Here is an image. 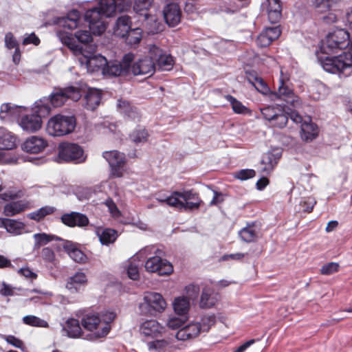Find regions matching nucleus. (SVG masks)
<instances>
[{
    "mask_svg": "<svg viewBox=\"0 0 352 352\" xmlns=\"http://www.w3.org/2000/svg\"><path fill=\"white\" fill-rule=\"evenodd\" d=\"M128 9L129 5L127 3L121 6V3L116 0H100L97 7L86 11L85 20L89 23V28L94 35L100 36L107 29L104 18L111 17L117 12H122Z\"/></svg>",
    "mask_w": 352,
    "mask_h": 352,
    "instance_id": "obj_1",
    "label": "nucleus"
},
{
    "mask_svg": "<svg viewBox=\"0 0 352 352\" xmlns=\"http://www.w3.org/2000/svg\"><path fill=\"white\" fill-rule=\"evenodd\" d=\"M263 118L268 122V124L277 129L285 128L290 118L294 122L299 124L302 117L296 111H287L285 106L279 104L269 105L261 109Z\"/></svg>",
    "mask_w": 352,
    "mask_h": 352,
    "instance_id": "obj_2",
    "label": "nucleus"
},
{
    "mask_svg": "<svg viewBox=\"0 0 352 352\" xmlns=\"http://www.w3.org/2000/svg\"><path fill=\"white\" fill-rule=\"evenodd\" d=\"M116 315L109 312L101 318L98 314H86L81 320L82 326L85 329L94 332L95 339L106 337L109 333L111 327V322L114 320Z\"/></svg>",
    "mask_w": 352,
    "mask_h": 352,
    "instance_id": "obj_3",
    "label": "nucleus"
},
{
    "mask_svg": "<svg viewBox=\"0 0 352 352\" xmlns=\"http://www.w3.org/2000/svg\"><path fill=\"white\" fill-rule=\"evenodd\" d=\"M270 99L272 101L283 100L297 109L302 107V104L301 99L294 92L289 78L282 71H280L278 90L270 92Z\"/></svg>",
    "mask_w": 352,
    "mask_h": 352,
    "instance_id": "obj_4",
    "label": "nucleus"
},
{
    "mask_svg": "<svg viewBox=\"0 0 352 352\" xmlns=\"http://www.w3.org/2000/svg\"><path fill=\"white\" fill-rule=\"evenodd\" d=\"M76 126L74 116L56 114L47 122L46 131L52 136L60 137L72 133Z\"/></svg>",
    "mask_w": 352,
    "mask_h": 352,
    "instance_id": "obj_5",
    "label": "nucleus"
},
{
    "mask_svg": "<svg viewBox=\"0 0 352 352\" xmlns=\"http://www.w3.org/2000/svg\"><path fill=\"white\" fill-rule=\"evenodd\" d=\"M81 96V89L78 87H55L49 98L45 100L50 102L53 107H60L69 100L77 102Z\"/></svg>",
    "mask_w": 352,
    "mask_h": 352,
    "instance_id": "obj_6",
    "label": "nucleus"
},
{
    "mask_svg": "<svg viewBox=\"0 0 352 352\" xmlns=\"http://www.w3.org/2000/svg\"><path fill=\"white\" fill-rule=\"evenodd\" d=\"M101 58L105 63L102 69L104 74L111 76H125L130 73L131 65L133 60V54L129 53L125 54L121 61L113 60L107 62V59L102 56Z\"/></svg>",
    "mask_w": 352,
    "mask_h": 352,
    "instance_id": "obj_7",
    "label": "nucleus"
},
{
    "mask_svg": "<svg viewBox=\"0 0 352 352\" xmlns=\"http://www.w3.org/2000/svg\"><path fill=\"white\" fill-rule=\"evenodd\" d=\"M58 157L63 162L74 164L84 162L86 159L82 148L77 144L69 142H63L59 144Z\"/></svg>",
    "mask_w": 352,
    "mask_h": 352,
    "instance_id": "obj_8",
    "label": "nucleus"
},
{
    "mask_svg": "<svg viewBox=\"0 0 352 352\" xmlns=\"http://www.w3.org/2000/svg\"><path fill=\"white\" fill-rule=\"evenodd\" d=\"M102 156L108 162L113 177H121L124 172L125 156L118 151H104Z\"/></svg>",
    "mask_w": 352,
    "mask_h": 352,
    "instance_id": "obj_9",
    "label": "nucleus"
},
{
    "mask_svg": "<svg viewBox=\"0 0 352 352\" xmlns=\"http://www.w3.org/2000/svg\"><path fill=\"white\" fill-rule=\"evenodd\" d=\"M144 266L146 271L157 273L160 276L170 275L173 272L172 264L157 256L148 258Z\"/></svg>",
    "mask_w": 352,
    "mask_h": 352,
    "instance_id": "obj_10",
    "label": "nucleus"
},
{
    "mask_svg": "<svg viewBox=\"0 0 352 352\" xmlns=\"http://www.w3.org/2000/svg\"><path fill=\"white\" fill-rule=\"evenodd\" d=\"M149 54L153 56L156 69L161 71H169L174 65V59L171 55L163 53V50L156 45H152L149 48Z\"/></svg>",
    "mask_w": 352,
    "mask_h": 352,
    "instance_id": "obj_11",
    "label": "nucleus"
},
{
    "mask_svg": "<svg viewBox=\"0 0 352 352\" xmlns=\"http://www.w3.org/2000/svg\"><path fill=\"white\" fill-rule=\"evenodd\" d=\"M155 63L153 56L148 53V56L140 59L132 65H131L130 71L134 76L152 75L156 69Z\"/></svg>",
    "mask_w": 352,
    "mask_h": 352,
    "instance_id": "obj_12",
    "label": "nucleus"
},
{
    "mask_svg": "<svg viewBox=\"0 0 352 352\" xmlns=\"http://www.w3.org/2000/svg\"><path fill=\"white\" fill-rule=\"evenodd\" d=\"M183 199L185 211L198 210L204 204L199 194L195 189L184 190L182 193H175Z\"/></svg>",
    "mask_w": 352,
    "mask_h": 352,
    "instance_id": "obj_13",
    "label": "nucleus"
},
{
    "mask_svg": "<svg viewBox=\"0 0 352 352\" xmlns=\"http://www.w3.org/2000/svg\"><path fill=\"white\" fill-rule=\"evenodd\" d=\"M60 219L63 224L69 228H83L89 223V218L85 214L75 211L64 213Z\"/></svg>",
    "mask_w": 352,
    "mask_h": 352,
    "instance_id": "obj_14",
    "label": "nucleus"
},
{
    "mask_svg": "<svg viewBox=\"0 0 352 352\" xmlns=\"http://www.w3.org/2000/svg\"><path fill=\"white\" fill-rule=\"evenodd\" d=\"M280 34V25L265 28L257 36L256 43L259 47H267L278 39Z\"/></svg>",
    "mask_w": 352,
    "mask_h": 352,
    "instance_id": "obj_15",
    "label": "nucleus"
},
{
    "mask_svg": "<svg viewBox=\"0 0 352 352\" xmlns=\"http://www.w3.org/2000/svg\"><path fill=\"white\" fill-rule=\"evenodd\" d=\"M164 18L170 27L177 26L181 21L182 10L176 3H168L163 10Z\"/></svg>",
    "mask_w": 352,
    "mask_h": 352,
    "instance_id": "obj_16",
    "label": "nucleus"
},
{
    "mask_svg": "<svg viewBox=\"0 0 352 352\" xmlns=\"http://www.w3.org/2000/svg\"><path fill=\"white\" fill-rule=\"evenodd\" d=\"M19 124L23 131L34 133L41 129L43 122L39 116L32 113L22 116Z\"/></svg>",
    "mask_w": 352,
    "mask_h": 352,
    "instance_id": "obj_17",
    "label": "nucleus"
},
{
    "mask_svg": "<svg viewBox=\"0 0 352 352\" xmlns=\"http://www.w3.org/2000/svg\"><path fill=\"white\" fill-rule=\"evenodd\" d=\"M140 330L145 337L157 338L162 335L164 327L155 320H148L141 324Z\"/></svg>",
    "mask_w": 352,
    "mask_h": 352,
    "instance_id": "obj_18",
    "label": "nucleus"
},
{
    "mask_svg": "<svg viewBox=\"0 0 352 352\" xmlns=\"http://www.w3.org/2000/svg\"><path fill=\"white\" fill-rule=\"evenodd\" d=\"M63 248L69 257L76 263H85L87 255L77 247V244L70 241H63Z\"/></svg>",
    "mask_w": 352,
    "mask_h": 352,
    "instance_id": "obj_19",
    "label": "nucleus"
},
{
    "mask_svg": "<svg viewBox=\"0 0 352 352\" xmlns=\"http://www.w3.org/2000/svg\"><path fill=\"white\" fill-rule=\"evenodd\" d=\"M60 40L62 43L69 48L76 55L82 54L87 58V63H90L93 59L91 56L85 54L83 47L77 43L76 36H73L72 34L63 33L60 34Z\"/></svg>",
    "mask_w": 352,
    "mask_h": 352,
    "instance_id": "obj_20",
    "label": "nucleus"
},
{
    "mask_svg": "<svg viewBox=\"0 0 352 352\" xmlns=\"http://www.w3.org/2000/svg\"><path fill=\"white\" fill-rule=\"evenodd\" d=\"M47 146V141L37 136L28 138L22 145L23 151L30 153H38Z\"/></svg>",
    "mask_w": 352,
    "mask_h": 352,
    "instance_id": "obj_21",
    "label": "nucleus"
},
{
    "mask_svg": "<svg viewBox=\"0 0 352 352\" xmlns=\"http://www.w3.org/2000/svg\"><path fill=\"white\" fill-rule=\"evenodd\" d=\"M118 110L123 116L128 118L131 120L139 121L140 119V114L137 107L132 105L130 102L120 99L118 100L117 104Z\"/></svg>",
    "mask_w": 352,
    "mask_h": 352,
    "instance_id": "obj_22",
    "label": "nucleus"
},
{
    "mask_svg": "<svg viewBox=\"0 0 352 352\" xmlns=\"http://www.w3.org/2000/svg\"><path fill=\"white\" fill-rule=\"evenodd\" d=\"M144 300L148 307L157 312H162L166 307L165 300L159 293L149 292L144 296Z\"/></svg>",
    "mask_w": 352,
    "mask_h": 352,
    "instance_id": "obj_23",
    "label": "nucleus"
},
{
    "mask_svg": "<svg viewBox=\"0 0 352 352\" xmlns=\"http://www.w3.org/2000/svg\"><path fill=\"white\" fill-rule=\"evenodd\" d=\"M21 106L12 105L11 103H3L0 107V118L2 120L18 119L21 116Z\"/></svg>",
    "mask_w": 352,
    "mask_h": 352,
    "instance_id": "obj_24",
    "label": "nucleus"
},
{
    "mask_svg": "<svg viewBox=\"0 0 352 352\" xmlns=\"http://www.w3.org/2000/svg\"><path fill=\"white\" fill-rule=\"evenodd\" d=\"M102 93L96 89H89L83 98V106L85 109L94 111L100 105Z\"/></svg>",
    "mask_w": 352,
    "mask_h": 352,
    "instance_id": "obj_25",
    "label": "nucleus"
},
{
    "mask_svg": "<svg viewBox=\"0 0 352 352\" xmlns=\"http://www.w3.org/2000/svg\"><path fill=\"white\" fill-rule=\"evenodd\" d=\"M300 123H302L300 137L303 141L309 142L318 137L319 129L316 124L313 123L311 120L303 122L302 121Z\"/></svg>",
    "mask_w": 352,
    "mask_h": 352,
    "instance_id": "obj_26",
    "label": "nucleus"
},
{
    "mask_svg": "<svg viewBox=\"0 0 352 352\" xmlns=\"http://www.w3.org/2000/svg\"><path fill=\"white\" fill-rule=\"evenodd\" d=\"M87 278L82 272H77L67 280L66 287L72 292H77L80 287L86 285Z\"/></svg>",
    "mask_w": 352,
    "mask_h": 352,
    "instance_id": "obj_27",
    "label": "nucleus"
},
{
    "mask_svg": "<svg viewBox=\"0 0 352 352\" xmlns=\"http://www.w3.org/2000/svg\"><path fill=\"white\" fill-rule=\"evenodd\" d=\"M268 19L271 23H277L281 18V3L280 0H267Z\"/></svg>",
    "mask_w": 352,
    "mask_h": 352,
    "instance_id": "obj_28",
    "label": "nucleus"
},
{
    "mask_svg": "<svg viewBox=\"0 0 352 352\" xmlns=\"http://www.w3.org/2000/svg\"><path fill=\"white\" fill-rule=\"evenodd\" d=\"M175 193H182V191L175 190L173 191L170 195L165 197H158L156 198L157 201L161 204H166L169 206L173 207L179 210H184V204L183 199L181 200L180 196Z\"/></svg>",
    "mask_w": 352,
    "mask_h": 352,
    "instance_id": "obj_29",
    "label": "nucleus"
},
{
    "mask_svg": "<svg viewBox=\"0 0 352 352\" xmlns=\"http://www.w3.org/2000/svg\"><path fill=\"white\" fill-rule=\"evenodd\" d=\"M131 21L130 16L122 15L118 17L114 28L115 34L122 38L125 37L126 32L131 29Z\"/></svg>",
    "mask_w": 352,
    "mask_h": 352,
    "instance_id": "obj_30",
    "label": "nucleus"
},
{
    "mask_svg": "<svg viewBox=\"0 0 352 352\" xmlns=\"http://www.w3.org/2000/svg\"><path fill=\"white\" fill-rule=\"evenodd\" d=\"M16 137L12 133L0 129V150H11L16 147Z\"/></svg>",
    "mask_w": 352,
    "mask_h": 352,
    "instance_id": "obj_31",
    "label": "nucleus"
},
{
    "mask_svg": "<svg viewBox=\"0 0 352 352\" xmlns=\"http://www.w3.org/2000/svg\"><path fill=\"white\" fill-rule=\"evenodd\" d=\"M80 18V12L77 10H72L68 12L66 17H63L60 23L68 30H74L78 27Z\"/></svg>",
    "mask_w": 352,
    "mask_h": 352,
    "instance_id": "obj_32",
    "label": "nucleus"
},
{
    "mask_svg": "<svg viewBox=\"0 0 352 352\" xmlns=\"http://www.w3.org/2000/svg\"><path fill=\"white\" fill-rule=\"evenodd\" d=\"M217 301V298L212 289L204 288L202 290L199 301V307L201 309H210L215 305Z\"/></svg>",
    "mask_w": 352,
    "mask_h": 352,
    "instance_id": "obj_33",
    "label": "nucleus"
},
{
    "mask_svg": "<svg viewBox=\"0 0 352 352\" xmlns=\"http://www.w3.org/2000/svg\"><path fill=\"white\" fill-rule=\"evenodd\" d=\"M28 208V203L19 200L12 201L4 206L3 212L6 216H14L24 211Z\"/></svg>",
    "mask_w": 352,
    "mask_h": 352,
    "instance_id": "obj_34",
    "label": "nucleus"
},
{
    "mask_svg": "<svg viewBox=\"0 0 352 352\" xmlns=\"http://www.w3.org/2000/svg\"><path fill=\"white\" fill-rule=\"evenodd\" d=\"M65 330L67 336L72 338H79L83 333L79 320L73 318L67 320Z\"/></svg>",
    "mask_w": 352,
    "mask_h": 352,
    "instance_id": "obj_35",
    "label": "nucleus"
},
{
    "mask_svg": "<svg viewBox=\"0 0 352 352\" xmlns=\"http://www.w3.org/2000/svg\"><path fill=\"white\" fill-rule=\"evenodd\" d=\"M97 234L100 242L105 245L114 243L118 237L117 231L112 228H104L101 231L98 230H97Z\"/></svg>",
    "mask_w": 352,
    "mask_h": 352,
    "instance_id": "obj_36",
    "label": "nucleus"
},
{
    "mask_svg": "<svg viewBox=\"0 0 352 352\" xmlns=\"http://www.w3.org/2000/svg\"><path fill=\"white\" fill-rule=\"evenodd\" d=\"M56 208L50 206H43L38 210L28 214L27 217L32 220L37 222L43 220L46 216L54 214L56 212Z\"/></svg>",
    "mask_w": 352,
    "mask_h": 352,
    "instance_id": "obj_37",
    "label": "nucleus"
},
{
    "mask_svg": "<svg viewBox=\"0 0 352 352\" xmlns=\"http://www.w3.org/2000/svg\"><path fill=\"white\" fill-rule=\"evenodd\" d=\"M261 173L269 174L278 163V159L272 153L265 154L261 160Z\"/></svg>",
    "mask_w": 352,
    "mask_h": 352,
    "instance_id": "obj_38",
    "label": "nucleus"
},
{
    "mask_svg": "<svg viewBox=\"0 0 352 352\" xmlns=\"http://www.w3.org/2000/svg\"><path fill=\"white\" fill-rule=\"evenodd\" d=\"M224 98L230 103L232 109L234 113L243 115L250 114V110L245 105H243L241 101L238 100L232 95H226Z\"/></svg>",
    "mask_w": 352,
    "mask_h": 352,
    "instance_id": "obj_39",
    "label": "nucleus"
},
{
    "mask_svg": "<svg viewBox=\"0 0 352 352\" xmlns=\"http://www.w3.org/2000/svg\"><path fill=\"white\" fill-rule=\"evenodd\" d=\"M153 3V0H135L133 10L135 13L148 19V11L152 6Z\"/></svg>",
    "mask_w": 352,
    "mask_h": 352,
    "instance_id": "obj_40",
    "label": "nucleus"
},
{
    "mask_svg": "<svg viewBox=\"0 0 352 352\" xmlns=\"http://www.w3.org/2000/svg\"><path fill=\"white\" fill-rule=\"evenodd\" d=\"M190 302L186 297L176 298L173 302V309L175 313L179 316L186 314L189 310Z\"/></svg>",
    "mask_w": 352,
    "mask_h": 352,
    "instance_id": "obj_41",
    "label": "nucleus"
},
{
    "mask_svg": "<svg viewBox=\"0 0 352 352\" xmlns=\"http://www.w3.org/2000/svg\"><path fill=\"white\" fill-rule=\"evenodd\" d=\"M142 265L140 260H138L136 257L132 258L129 261V264L126 267V272L129 278L132 280H137L140 278L139 269Z\"/></svg>",
    "mask_w": 352,
    "mask_h": 352,
    "instance_id": "obj_42",
    "label": "nucleus"
},
{
    "mask_svg": "<svg viewBox=\"0 0 352 352\" xmlns=\"http://www.w3.org/2000/svg\"><path fill=\"white\" fill-rule=\"evenodd\" d=\"M242 241L246 243H253L258 239V233L253 226H248L242 228L239 232Z\"/></svg>",
    "mask_w": 352,
    "mask_h": 352,
    "instance_id": "obj_43",
    "label": "nucleus"
},
{
    "mask_svg": "<svg viewBox=\"0 0 352 352\" xmlns=\"http://www.w3.org/2000/svg\"><path fill=\"white\" fill-rule=\"evenodd\" d=\"M339 1L340 0H314L313 6L316 12L324 13L331 10Z\"/></svg>",
    "mask_w": 352,
    "mask_h": 352,
    "instance_id": "obj_44",
    "label": "nucleus"
},
{
    "mask_svg": "<svg viewBox=\"0 0 352 352\" xmlns=\"http://www.w3.org/2000/svg\"><path fill=\"white\" fill-rule=\"evenodd\" d=\"M34 238L35 239V243L34 248L35 250L40 248L42 245H46L50 241L53 240H60V241H64L61 239L60 238L54 235L47 234L46 233H38L34 234Z\"/></svg>",
    "mask_w": 352,
    "mask_h": 352,
    "instance_id": "obj_45",
    "label": "nucleus"
},
{
    "mask_svg": "<svg viewBox=\"0 0 352 352\" xmlns=\"http://www.w3.org/2000/svg\"><path fill=\"white\" fill-rule=\"evenodd\" d=\"M149 134L146 129H135L129 135L130 140L135 144L147 142Z\"/></svg>",
    "mask_w": 352,
    "mask_h": 352,
    "instance_id": "obj_46",
    "label": "nucleus"
},
{
    "mask_svg": "<svg viewBox=\"0 0 352 352\" xmlns=\"http://www.w3.org/2000/svg\"><path fill=\"white\" fill-rule=\"evenodd\" d=\"M126 43L130 45L138 44L142 39V30L140 28L130 29L125 36Z\"/></svg>",
    "mask_w": 352,
    "mask_h": 352,
    "instance_id": "obj_47",
    "label": "nucleus"
},
{
    "mask_svg": "<svg viewBox=\"0 0 352 352\" xmlns=\"http://www.w3.org/2000/svg\"><path fill=\"white\" fill-rule=\"evenodd\" d=\"M24 324L36 327H48L49 324L47 321L33 315H28L23 318Z\"/></svg>",
    "mask_w": 352,
    "mask_h": 352,
    "instance_id": "obj_48",
    "label": "nucleus"
},
{
    "mask_svg": "<svg viewBox=\"0 0 352 352\" xmlns=\"http://www.w3.org/2000/svg\"><path fill=\"white\" fill-rule=\"evenodd\" d=\"M7 226V232L14 235L22 234L25 228V224L24 223L11 219H10Z\"/></svg>",
    "mask_w": 352,
    "mask_h": 352,
    "instance_id": "obj_49",
    "label": "nucleus"
},
{
    "mask_svg": "<svg viewBox=\"0 0 352 352\" xmlns=\"http://www.w3.org/2000/svg\"><path fill=\"white\" fill-rule=\"evenodd\" d=\"M197 323L201 326L200 329L202 332H208L216 323V316L214 314L204 316Z\"/></svg>",
    "mask_w": 352,
    "mask_h": 352,
    "instance_id": "obj_50",
    "label": "nucleus"
},
{
    "mask_svg": "<svg viewBox=\"0 0 352 352\" xmlns=\"http://www.w3.org/2000/svg\"><path fill=\"white\" fill-rule=\"evenodd\" d=\"M45 101L41 100V104H38L36 106L35 109L34 110V114L36 116H39L40 118L42 120V118H44L48 116L51 112V107L48 104V102L45 103Z\"/></svg>",
    "mask_w": 352,
    "mask_h": 352,
    "instance_id": "obj_51",
    "label": "nucleus"
},
{
    "mask_svg": "<svg viewBox=\"0 0 352 352\" xmlns=\"http://www.w3.org/2000/svg\"><path fill=\"white\" fill-rule=\"evenodd\" d=\"M169 345V343L166 340H156L155 341L148 342V347L150 351H155L157 352H163L166 348Z\"/></svg>",
    "mask_w": 352,
    "mask_h": 352,
    "instance_id": "obj_52",
    "label": "nucleus"
},
{
    "mask_svg": "<svg viewBox=\"0 0 352 352\" xmlns=\"http://www.w3.org/2000/svg\"><path fill=\"white\" fill-rule=\"evenodd\" d=\"M92 32L90 29L89 30H78L76 32L75 36L76 40L82 44H88L91 43L93 40L92 35L91 34ZM94 34L93 32H91Z\"/></svg>",
    "mask_w": 352,
    "mask_h": 352,
    "instance_id": "obj_53",
    "label": "nucleus"
},
{
    "mask_svg": "<svg viewBox=\"0 0 352 352\" xmlns=\"http://www.w3.org/2000/svg\"><path fill=\"white\" fill-rule=\"evenodd\" d=\"M254 88L261 94L270 96V90L265 81L260 76L259 78L252 85Z\"/></svg>",
    "mask_w": 352,
    "mask_h": 352,
    "instance_id": "obj_54",
    "label": "nucleus"
},
{
    "mask_svg": "<svg viewBox=\"0 0 352 352\" xmlns=\"http://www.w3.org/2000/svg\"><path fill=\"white\" fill-rule=\"evenodd\" d=\"M316 204V201L314 198L311 197H304L300 201V206L302 207V210L307 213H310L313 211Z\"/></svg>",
    "mask_w": 352,
    "mask_h": 352,
    "instance_id": "obj_55",
    "label": "nucleus"
},
{
    "mask_svg": "<svg viewBox=\"0 0 352 352\" xmlns=\"http://www.w3.org/2000/svg\"><path fill=\"white\" fill-rule=\"evenodd\" d=\"M340 265L338 263L330 262L322 265L320 270L322 275H331L339 271Z\"/></svg>",
    "mask_w": 352,
    "mask_h": 352,
    "instance_id": "obj_56",
    "label": "nucleus"
},
{
    "mask_svg": "<svg viewBox=\"0 0 352 352\" xmlns=\"http://www.w3.org/2000/svg\"><path fill=\"white\" fill-rule=\"evenodd\" d=\"M3 339L10 344L13 346L21 349V351H24L25 346L23 342L19 338L15 337L12 335L3 336Z\"/></svg>",
    "mask_w": 352,
    "mask_h": 352,
    "instance_id": "obj_57",
    "label": "nucleus"
},
{
    "mask_svg": "<svg viewBox=\"0 0 352 352\" xmlns=\"http://www.w3.org/2000/svg\"><path fill=\"white\" fill-rule=\"evenodd\" d=\"M41 256L47 263H52L55 261L56 255L52 248L46 247L42 249Z\"/></svg>",
    "mask_w": 352,
    "mask_h": 352,
    "instance_id": "obj_58",
    "label": "nucleus"
},
{
    "mask_svg": "<svg viewBox=\"0 0 352 352\" xmlns=\"http://www.w3.org/2000/svg\"><path fill=\"white\" fill-rule=\"evenodd\" d=\"M184 327L190 338L197 337L201 332V326L197 322L189 324Z\"/></svg>",
    "mask_w": 352,
    "mask_h": 352,
    "instance_id": "obj_59",
    "label": "nucleus"
},
{
    "mask_svg": "<svg viewBox=\"0 0 352 352\" xmlns=\"http://www.w3.org/2000/svg\"><path fill=\"white\" fill-rule=\"evenodd\" d=\"M256 175V172L253 169H242L236 173V178L241 180H246L253 178Z\"/></svg>",
    "mask_w": 352,
    "mask_h": 352,
    "instance_id": "obj_60",
    "label": "nucleus"
},
{
    "mask_svg": "<svg viewBox=\"0 0 352 352\" xmlns=\"http://www.w3.org/2000/svg\"><path fill=\"white\" fill-rule=\"evenodd\" d=\"M188 299H195L199 294V287L195 285H189L185 288Z\"/></svg>",
    "mask_w": 352,
    "mask_h": 352,
    "instance_id": "obj_61",
    "label": "nucleus"
},
{
    "mask_svg": "<svg viewBox=\"0 0 352 352\" xmlns=\"http://www.w3.org/2000/svg\"><path fill=\"white\" fill-rule=\"evenodd\" d=\"M5 44L8 49H15L19 47V44L14 35L11 32H8L5 36Z\"/></svg>",
    "mask_w": 352,
    "mask_h": 352,
    "instance_id": "obj_62",
    "label": "nucleus"
},
{
    "mask_svg": "<svg viewBox=\"0 0 352 352\" xmlns=\"http://www.w3.org/2000/svg\"><path fill=\"white\" fill-rule=\"evenodd\" d=\"M260 76L254 70L245 72V78L249 83L252 85L259 78Z\"/></svg>",
    "mask_w": 352,
    "mask_h": 352,
    "instance_id": "obj_63",
    "label": "nucleus"
},
{
    "mask_svg": "<svg viewBox=\"0 0 352 352\" xmlns=\"http://www.w3.org/2000/svg\"><path fill=\"white\" fill-rule=\"evenodd\" d=\"M223 195L221 192L214 191V196L209 204L210 206H217L223 202Z\"/></svg>",
    "mask_w": 352,
    "mask_h": 352,
    "instance_id": "obj_64",
    "label": "nucleus"
}]
</instances>
